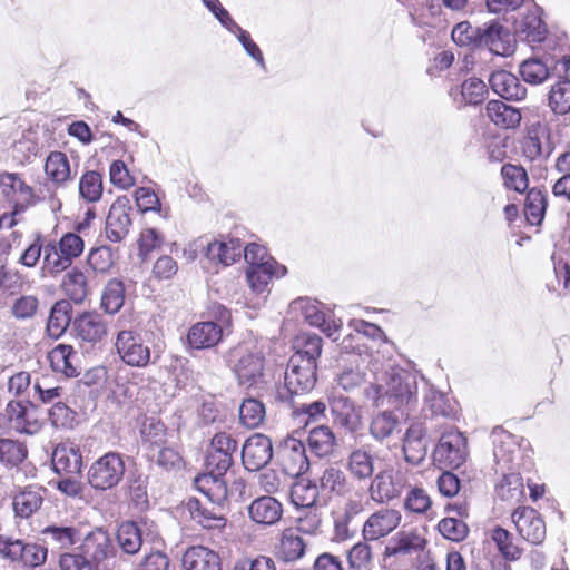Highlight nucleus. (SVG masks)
<instances>
[{
  "label": "nucleus",
  "mask_w": 570,
  "mask_h": 570,
  "mask_svg": "<svg viewBox=\"0 0 570 570\" xmlns=\"http://www.w3.org/2000/svg\"><path fill=\"white\" fill-rule=\"evenodd\" d=\"M321 520L316 515L299 518L296 528L284 529L274 548L275 558L285 563L301 560L305 556L306 542L301 533H315Z\"/></svg>",
  "instance_id": "obj_1"
},
{
  "label": "nucleus",
  "mask_w": 570,
  "mask_h": 570,
  "mask_svg": "<svg viewBox=\"0 0 570 570\" xmlns=\"http://www.w3.org/2000/svg\"><path fill=\"white\" fill-rule=\"evenodd\" d=\"M95 567V570H118V550L109 533L102 528H95L88 532L78 548Z\"/></svg>",
  "instance_id": "obj_2"
},
{
  "label": "nucleus",
  "mask_w": 570,
  "mask_h": 570,
  "mask_svg": "<svg viewBox=\"0 0 570 570\" xmlns=\"http://www.w3.org/2000/svg\"><path fill=\"white\" fill-rule=\"evenodd\" d=\"M317 363L292 355L284 374V387L277 394L282 401L289 402L293 395L312 391L316 384Z\"/></svg>",
  "instance_id": "obj_3"
},
{
  "label": "nucleus",
  "mask_w": 570,
  "mask_h": 570,
  "mask_svg": "<svg viewBox=\"0 0 570 570\" xmlns=\"http://www.w3.org/2000/svg\"><path fill=\"white\" fill-rule=\"evenodd\" d=\"M125 470L122 455L117 452H108L91 463L87 481L95 490H110L120 483Z\"/></svg>",
  "instance_id": "obj_4"
},
{
  "label": "nucleus",
  "mask_w": 570,
  "mask_h": 570,
  "mask_svg": "<svg viewBox=\"0 0 570 570\" xmlns=\"http://www.w3.org/2000/svg\"><path fill=\"white\" fill-rule=\"evenodd\" d=\"M468 458L466 438L456 430L444 432L433 452V460L440 469H458Z\"/></svg>",
  "instance_id": "obj_5"
},
{
  "label": "nucleus",
  "mask_w": 570,
  "mask_h": 570,
  "mask_svg": "<svg viewBox=\"0 0 570 570\" xmlns=\"http://www.w3.org/2000/svg\"><path fill=\"white\" fill-rule=\"evenodd\" d=\"M115 348L128 366L144 368L151 362V351L137 332L120 330L116 335Z\"/></svg>",
  "instance_id": "obj_6"
},
{
  "label": "nucleus",
  "mask_w": 570,
  "mask_h": 570,
  "mask_svg": "<svg viewBox=\"0 0 570 570\" xmlns=\"http://www.w3.org/2000/svg\"><path fill=\"white\" fill-rule=\"evenodd\" d=\"M230 354L234 358L233 370L239 385L252 387L263 382L265 360L261 352L237 347Z\"/></svg>",
  "instance_id": "obj_7"
},
{
  "label": "nucleus",
  "mask_w": 570,
  "mask_h": 570,
  "mask_svg": "<svg viewBox=\"0 0 570 570\" xmlns=\"http://www.w3.org/2000/svg\"><path fill=\"white\" fill-rule=\"evenodd\" d=\"M328 405L335 425L352 434L362 429V407L353 400L343 394L333 393L328 397Z\"/></svg>",
  "instance_id": "obj_8"
},
{
  "label": "nucleus",
  "mask_w": 570,
  "mask_h": 570,
  "mask_svg": "<svg viewBox=\"0 0 570 570\" xmlns=\"http://www.w3.org/2000/svg\"><path fill=\"white\" fill-rule=\"evenodd\" d=\"M10 426L18 433L36 434L41 429L39 410L30 402L10 401L4 410Z\"/></svg>",
  "instance_id": "obj_9"
},
{
  "label": "nucleus",
  "mask_w": 570,
  "mask_h": 570,
  "mask_svg": "<svg viewBox=\"0 0 570 570\" xmlns=\"http://www.w3.org/2000/svg\"><path fill=\"white\" fill-rule=\"evenodd\" d=\"M2 195L12 204L14 213H22L37 203L32 187L27 185L18 174H0Z\"/></svg>",
  "instance_id": "obj_10"
},
{
  "label": "nucleus",
  "mask_w": 570,
  "mask_h": 570,
  "mask_svg": "<svg viewBox=\"0 0 570 570\" xmlns=\"http://www.w3.org/2000/svg\"><path fill=\"white\" fill-rule=\"evenodd\" d=\"M520 537L532 544H540L546 538V523L537 510L530 507L517 508L512 515Z\"/></svg>",
  "instance_id": "obj_11"
},
{
  "label": "nucleus",
  "mask_w": 570,
  "mask_h": 570,
  "mask_svg": "<svg viewBox=\"0 0 570 570\" xmlns=\"http://www.w3.org/2000/svg\"><path fill=\"white\" fill-rule=\"evenodd\" d=\"M131 209L130 200L126 196L118 197L111 204L106 219V237L110 242L119 243L129 234Z\"/></svg>",
  "instance_id": "obj_12"
},
{
  "label": "nucleus",
  "mask_w": 570,
  "mask_h": 570,
  "mask_svg": "<svg viewBox=\"0 0 570 570\" xmlns=\"http://www.w3.org/2000/svg\"><path fill=\"white\" fill-rule=\"evenodd\" d=\"M273 456V444L269 438L255 433L249 436L242 449V461L246 470L258 471L264 468Z\"/></svg>",
  "instance_id": "obj_13"
},
{
  "label": "nucleus",
  "mask_w": 570,
  "mask_h": 570,
  "mask_svg": "<svg viewBox=\"0 0 570 570\" xmlns=\"http://www.w3.org/2000/svg\"><path fill=\"white\" fill-rule=\"evenodd\" d=\"M283 472L291 476L305 473L309 468L304 443L295 438H287L278 450Z\"/></svg>",
  "instance_id": "obj_14"
},
{
  "label": "nucleus",
  "mask_w": 570,
  "mask_h": 570,
  "mask_svg": "<svg viewBox=\"0 0 570 570\" xmlns=\"http://www.w3.org/2000/svg\"><path fill=\"white\" fill-rule=\"evenodd\" d=\"M72 330L79 341L95 346L107 336L108 324L100 314L85 312L75 318Z\"/></svg>",
  "instance_id": "obj_15"
},
{
  "label": "nucleus",
  "mask_w": 570,
  "mask_h": 570,
  "mask_svg": "<svg viewBox=\"0 0 570 570\" xmlns=\"http://www.w3.org/2000/svg\"><path fill=\"white\" fill-rule=\"evenodd\" d=\"M550 129L541 121L532 124L528 128L527 137L523 141V155L530 160L548 158L553 150Z\"/></svg>",
  "instance_id": "obj_16"
},
{
  "label": "nucleus",
  "mask_w": 570,
  "mask_h": 570,
  "mask_svg": "<svg viewBox=\"0 0 570 570\" xmlns=\"http://www.w3.org/2000/svg\"><path fill=\"white\" fill-rule=\"evenodd\" d=\"M402 517L397 510L381 509L372 513L365 521L362 533L366 541H376L390 534L401 523Z\"/></svg>",
  "instance_id": "obj_17"
},
{
  "label": "nucleus",
  "mask_w": 570,
  "mask_h": 570,
  "mask_svg": "<svg viewBox=\"0 0 570 570\" xmlns=\"http://www.w3.org/2000/svg\"><path fill=\"white\" fill-rule=\"evenodd\" d=\"M248 514L250 520L257 524L274 525L283 517V505L275 498L263 495L248 505Z\"/></svg>",
  "instance_id": "obj_18"
},
{
  "label": "nucleus",
  "mask_w": 570,
  "mask_h": 570,
  "mask_svg": "<svg viewBox=\"0 0 570 570\" xmlns=\"http://www.w3.org/2000/svg\"><path fill=\"white\" fill-rule=\"evenodd\" d=\"M286 274V267L279 265L276 261H268L258 266H248L246 276L250 289L256 294L268 292V284L275 277H282Z\"/></svg>",
  "instance_id": "obj_19"
},
{
  "label": "nucleus",
  "mask_w": 570,
  "mask_h": 570,
  "mask_svg": "<svg viewBox=\"0 0 570 570\" xmlns=\"http://www.w3.org/2000/svg\"><path fill=\"white\" fill-rule=\"evenodd\" d=\"M346 469L353 479L366 481L375 471V458L368 445L353 449L346 458Z\"/></svg>",
  "instance_id": "obj_20"
},
{
  "label": "nucleus",
  "mask_w": 570,
  "mask_h": 570,
  "mask_svg": "<svg viewBox=\"0 0 570 570\" xmlns=\"http://www.w3.org/2000/svg\"><path fill=\"white\" fill-rule=\"evenodd\" d=\"M489 83L498 96L507 100H522L527 96V88L513 73L505 70L492 72Z\"/></svg>",
  "instance_id": "obj_21"
},
{
  "label": "nucleus",
  "mask_w": 570,
  "mask_h": 570,
  "mask_svg": "<svg viewBox=\"0 0 570 570\" xmlns=\"http://www.w3.org/2000/svg\"><path fill=\"white\" fill-rule=\"evenodd\" d=\"M196 489L202 492L210 503L222 510L227 502V482L217 473H205L195 479Z\"/></svg>",
  "instance_id": "obj_22"
},
{
  "label": "nucleus",
  "mask_w": 570,
  "mask_h": 570,
  "mask_svg": "<svg viewBox=\"0 0 570 570\" xmlns=\"http://www.w3.org/2000/svg\"><path fill=\"white\" fill-rule=\"evenodd\" d=\"M48 358L52 370L61 373L67 377H76L80 374V363L78 353L71 345L59 344L53 347Z\"/></svg>",
  "instance_id": "obj_23"
},
{
  "label": "nucleus",
  "mask_w": 570,
  "mask_h": 570,
  "mask_svg": "<svg viewBox=\"0 0 570 570\" xmlns=\"http://www.w3.org/2000/svg\"><path fill=\"white\" fill-rule=\"evenodd\" d=\"M425 429L421 423L410 425L403 439L404 459L412 465H419L426 456Z\"/></svg>",
  "instance_id": "obj_24"
},
{
  "label": "nucleus",
  "mask_w": 570,
  "mask_h": 570,
  "mask_svg": "<svg viewBox=\"0 0 570 570\" xmlns=\"http://www.w3.org/2000/svg\"><path fill=\"white\" fill-rule=\"evenodd\" d=\"M55 472L78 474L81 471L82 455L79 448L72 444H58L51 458Z\"/></svg>",
  "instance_id": "obj_25"
},
{
  "label": "nucleus",
  "mask_w": 570,
  "mask_h": 570,
  "mask_svg": "<svg viewBox=\"0 0 570 570\" xmlns=\"http://www.w3.org/2000/svg\"><path fill=\"white\" fill-rule=\"evenodd\" d=\"M185 570H220V558L212 549L204 546H193L183 556Z\"/></svg>",
  "instance_id": "obj_26"
},
{
  "label": "nucleus",
  "mask_w": 570,
  "mask_h": 570,
  "mask_svg": "<svg viewBox=\"0 0 570 570\" xmlns=\"http://www.w3.org/2000/svg\"><path fill=\"white\" fill-rule=\"evenodd\" d=\"M400 432L401 421L394 412L384 410L372 415L368 424V433L375 441L382 443Z\"/></svg>",
  "instance_id": "obj_27"
},
{
  "label": "nucleus",
  "mask_w": 570,
  "mask_h": 570,
  "mask_svg": "<svg viewBox=\"0 0 570 570\" xmlns=\"http://www.w3.org/2000/svg\"><path fill=\"white\" fill-rule=\"evenodd\" d=\"M45 491L40 485L20 488L12 499L14 513L20 518L32 515L42 505Z\"/></svg>",
  "instance_id": "obj_28"
},
{
  "label": "nucleus",
  "mask_w": 570,
  "mask_h": 570,
  "mask_svg": "<svg viewBox=\"0 0 570 570\" xmlns=\"http://www.w3.org/2000/svg\"><path fill=\"white\" fill-rule=\"evenodd\" d=\"M425 539L414 531H401L391 538L385 547V554L411 556L424 549Z\"/></svg>",
  "instance_id": "obj_29"
},
{
  "label": "nucleus",
  "mask_w": 570,
  "mask_h": 570,
  "mask_svg": "<svg viewBox=\"0 0 570 570\" xmlns=\"http://www.w3.org/2000/svg\"><path fill=\"white\" fill-rule=\"evenodd\" d=\"M487 117L502 129H514L519 127L522 116L518 108L509 106L500 100H491L485 107Z\"/></svg>",
  "instance_id": "obj_30"
},
{
  "label": "nucleus",
  "mask_w": 570,
  "mask_h": 570,
  "mask_svg": "<svg viewBox=\"0 0 570 570\" xmlns=\"http://www.w3.org/2000/svg\"><path fill=\"white\" fill-rule=\"evenodd\" d=\"M147 522L138 524L137 522L127 521L119 525L117 531V540L119 547L125 553L135 554L137 553L145 540L149 534L145 533Z\"/></svg>",
  "instance_id": "obj_31"
},
{
  "label": "nucleus",
  "mask_w": 570,
  "mask_h": 570,
  "mask_svg": "<svg viewBox=\"0 0 570 570\" xmlns=\"http://www.w3.org/2000/svg\"><path fill=\"white\" fill-rule=\"evenodd\" d=\"M368 493L373 501L383 503L399 497L401 485L394 481L391 470H382L372 479Z\"/></svg>",
  "instance_id": "obj_32"
},
{
  "label": "nucleus",
  "mask_w": 570,
  "mask_h": 570,
  "mask_svg": "<svg viewBox=\"0 0 570 570\" xmlns=\"http://www.w3.org/2000/svg\"><path fill=\"white\" fill-rule=\"evenodd\" d=\"M223 330L214 322H200L188 332V343L194 348H210L222 340Z\"/></svg>",
  "instance_id": "obj_33"
},
{
  "label": "nucleus",
  "mask_w": 570,
  "mask_h": 570,
  "mask_svg": "<svg viewBox=\"0 0 570 570\" xmlns=\"http://www.w3.org/2000/svg\"><path fill=\"white\" fill-rule=\"evenodd\" d=\"M45 542L52 549H68L81 537L80 529L72 525H48L42 530Z\"/></svg>",
  "instance_id": "obj_34"
},
{
  "label": "nucleus",
  "mask_w": 570,
  "mask_h": 570,
  "mask_svg": "<svg viewBox=\"0 0 570 570\" xmlns=\"http://www.w3.org/2000/svg\"><path fill=\"white\" fill-rule=\"evenodd\" d=\"M61 289L73 303L81 304L89 294L88 281L78 267L69 269L62 277Z\"/></svg>",
  "instance_id": "obj_35"
},
{
  "label": "nucleus",
  "mask_w": 570,
  "mask_h": 570,
  "mask_svg": "<svg viewBox=\"0 0 570 570\" xmlns=\"http://www.w3.org/2000/svg\"><path fill=\"white\" fill-rule=\"evenodd\" d=\"M243 254V244L239 239H228L227 242L214 240L207 244L206 256L210 261H217L224 266L232 265Z\"/></svg>",
  "instance_id": "obj_36"
},
{
  "label": "nucleus",
  "mask_w": 570,
  "mask_h": 570,
  "mask_svg": "<svg viewBox=\"0 0 570 570\" xmlns=\"http://www.w3.org/2000/svg\"><path fill=\"white\" fill-rule=\"evenodd\" d=\"M416 391L415 377L406 372H401L392 375L386 393L400 404H411L415 401Z\"/></svg>",
  "instance_id": "obj_37"
},
{
  "label": "nucleus",
  "mask_w": 570,
  "mask_h": 570,
  "mask_svg": "<svg viewBox=\"0 0 570 570\" xmlns=\"http://www.w3.org/2000/svg\"><path fill=\"white\" fill-rule=\"evenodd\" d=\"M187 510L190 518L205 529L220 530L226 525V519L222 512L207 509L197 499L188 500Z\"/></svg>",
  "instance_id": "obj_38"
},
{
  "label": "nucleus",
  "mask_w": 570,
  "mask_h": 570,
  "mask_svg": "<svg viewBox=\"0 0 570 570\" xmlns=\"http://www.w3.org/2000/svg\"><path fill=\"white\" fill-rule=\"evenodd\" d=\"M307 442L312 453L318 458H324L334 452L336 438L330 426L320 425L309 431Z\"/></svg>",
  "instance_id": "obj_39"
},
{
  "label": "nucleus",
  "mask_w": 570,
  "mask_h": 570,
  "mask_svg": "<svg viewBox=\"0 0 570 570\" xmlns=\"http://www.w3.org/2000/svg\"><path fill=\"white\" fill-rule=\"evenodd\" d=\"M554 169L560 177L553 181L551 193L556 198L570 203V151H564L556 158Z\"/></svg>",
  "instance_id": "obj_40"
},
{
  "label": "nucleus",
  "mask_w": 570,
  "mask_h": 570,
  "mask_svg": "<svg viewBox=\"0 0 570 570\" xmlns=\"http://www.w3.org/2000/svg\"><path fill=\"white\" fill-rule=\"evenodd\" d=\"M71 306L62 299L53 304L47 322V333L52 338H59L65 334L71 322Z\"/></svg>",
  "instance_id": "obj_41"
},
{
  "label": "nucleus",
  "mask_w": 570,
  "mask_h": 570,
  "mask_svg": "<svg viewBox=\"0 0 570 570\" xmlns=\"http://www.w3.org/2000/svg\"><path fill=\"white\" fill-rule=\"evenodd\" d=\"M71 261L59 250L56 242H49L43 247L42 272L57 276L71 266Z\"/></svg>",
  "instance_id": "obj_42"
},
{
  "label": "nucleus",
  "mask_w": 570,
  "mask_h": 570,
  "mask_svg": "<svg viewBox=\"0 0 570 570\" xmlns=\"http://www.w3.org/2000/svg\"><path fill=\"white\" fill-rule=\"evenodd\" d=\"M320 484L323 490L336 495H345L350 492L352 487L344 471L333 465L327 466L323 471L320 478Z\"/></svg>",
  "instance_id": "obj_43"
},
{
  "label": "nucleus",
  "mask_w": 570,
  "mask_h": 570,
  "mask_svg": "<svg viewBox=\"0 0 570 570\" xmlns=\"http://www.w3.org/2000/svg\"><path fill=\"white\" fill-rule=\"evenodd\" d=\"M497 495L502 501L519 502L524 497L523 480L519 473L505 474L495 489Z\"/></svg>",
  "instance_id": "obj_44"
},
{
  "label": "nucleus",
  "mask_w": 570,
  "mask_h": 570,
  "mask_svg": "<svg viewBox=\"0 0 570 570\" xmlns=\"http://www.w3.org/2000/svg\"><path fill=\"white\" fill-rule=\"evenodd\" d=\"M548 106L556 115L570 112V80H560L550 88Z\"/></svg>",
  "instance_id": "obj_45"
},
{
  "label": "nucleus",
  "mask_w": 570,
  "mask_h": 570,
  "mask_svg": "<svg viewBox=\"0 0 570 570\" xmlns=\"http://www.w3.org/2000/svg\"><path fill=\"white\" fill-rule=\"evenodd\" d=\"M125 302V286L119 279H110L104 288L101 308L108 314L117 313Z\"/></svg>",
  "instance_id": "obj_46"
},
{
  "label": "nucleus",
  "mask_w": 570,
  "mask_h": 570,
  "mask_svg": "<svg viewBox=\"0 0 570 570\" xmlns=\"http://www.w3.org/2000/svg\"><path fill=\"white\" fill-rule=\"evenodd\" d=\"M45 171L57 184L67 181L70 178V165L66 154L61 151L51 153L47 157Z\"/></svg>",
  "instance_id": "obj_47"
},
{
  "label": "nucleus",
  "mask_w": 570,
  "mask_h": 570,
  "mask_svg": "<svg viewBox=\"0 0 570 570\" xmlns=\"http://www.w3.org/2000/svg\"><path fill=\"white\" fill-rule=\"evenodd\" d=\"M317 498V485L308 480H299L291 489V501L296 507L311 508L316 503Z\"/></svg>",
  "instance_id": "obj_48"
},
{
  "label": "nucleus",
  "mask_w": 570,
  "mask_h": 570,
  "mask_svg": "<svg viewBox=\"0 0 570 570\" xmlns=\"http://www.w3.org/2000/svg\"><path fill=\"white\" fill-rule=\"evenodd\" d=\"M518 31L529 43L541 42L547 35V28L537 13L525 14L518 24Z\"/></svg>",
  "instance_id": "obj_49"
},
{
  "label": "nucleus",
  "mask_w": 570,
  "mask_h": 570,
  "mask_svg": "<svg viewBox=\"0 0 570 570\" xmlns=\"http://www.w3.org/2000/svg\"><path fill=\"white\" fill-rule=\"evenodd\" d=\"M547 199L540 189H530L525 197L524 214L531 225H539L544 216Z\"/></svg>",
  "instance_id": "obj_50"
},
{
  "label": "nucleus",
  "mask_w": 570,
  "mask_h": 570,
  "mask_svg": "<svg viewBox=\"0 0 570 570\" xmlns=\"http://www.w3.org/2000/svg\"><path fill=\"white\" fill-rule=\"evenodd\" d=\"M28 454L26 445L11 439H0V463L13 468L19 465Z\"/></svg>",
  "instance_id": "obj_51"
},
{
  "label": "nucleus",
  "mask_w": 570,
  "mask_h": 570,
  "mask_svg": "<svg viewBox=\"0 0 570 570\" xmlns=\"http://www.w3.org/2000/svg\"><path fill=\"white\" fill-rule=\"evenodd\" d=\"M102 176L95 170L85 173L79 181L80 196L88 203H96L102 196Z\"/></svg>",
  "instance_id": "obj_52"
},
{
  "label": "nucleus",
  "mask_w": 570,
  "mask_h": 570,
  "mask_svg": "<svg viewBox=\"0 0 570 570\" xmlns=\"http://www.w3.org/2000/svg\"><path fill=\"white\" fill-rule=\"evenodd\" d=\"M265 419V406L255 399L244 400L239 406V420L248 429H256Z\"/></svg>",
  "instance_id": "obj_53"
},
{
  "label": "nucleus",
  "mask_w": 570,
  "mask_h": 570,
  "mask_svg": "<svg viewBox=\"0 0 570 570\" xmlns=\"http://www.w3.org/2000/svg\"><path fill=\"white\" fill-rule=\"evenodd\" d=\"M522 79L530 85H541L550 76V69L540 59L524 60L519 68Z\"/></svg>",
  "instance_id": "obj_54"
},
{
  "label": "nucleus",
  "mask_w": 570,
  "mask_h": 570,
  "mask_svg": "<svg viewBox=\"0 0 570 570\" xmlns=\"http://www.w3.org/2000/svg\"><path fill=\"white\" fill-rule=\"evenodd\" d=\"M501 175L504 180V186L518 193H523L528 188V174L521 166L505 164L501 168Z\"/></svg>",
  "instance_id": "obj_55"
},
{
  "label": "nucleus",
  "mask_w": 570,
  "mask_h": 570,
  "mask_svg": "<svg viewBox=\"0 0 570 570\" xmlns=\"http://www.w3.org/2000/svg\"><path fill=\"white\" fill-rule=\"evenodd\" d=\"M296 352L293 355H301L304 360L314 361L322 353V338L317 335L303 334L296 338Z\"/></svg>",
  "instance_id": "obj_56"
},
{
  "label": "nucleus",
  "mask_w": 570,
  "mask_h": 570,
  "mask_svg": "<svg viewBox=\"0 0 570 570\" xmlns=\"http://www.w3.org/2000/svg\"><path fill=\"white\" fill-rule=\"evenodd\" d=\"M491 538L497 544L501 554L508 560H518L521 557V550L512 543L511 534L503 528L497 527L492 530Z\"/></svg>",
  "instance_id": "obj_57"
},
{
  "label": "nucleus",
  "mask_w": 570,
  "mask_h": 570,
  "mask_svg": "<svg viewBox=\"0 0 570 570\" xmlns=\"http://www.w3.org/2000/svg\"><path fill=\"white\" fill-rule=\"evenodd\" d=\"M440 533L448 540L460 542L463 541L469 532V528L464 521L455 518H444L439 522Z\"/></svg>",
  "instance_id": "obj_58"
},
{
  "label": "nucleus",
  "mask_w": 570,
  "mask_h": 570,
  "mask_svg": "<svg viewBox=\"0 0 570 570\" xmlns=\"http://www.w3.org/2000/svg\"><path fill=\"white\" fill-rule=\"evenodd\" d=\"M461 94L466 104L478 105L484 101L488 90L479 78H469L462 83Z\"/></svg>",
  "instance_id": "obj_59"
},
{
  "label": "nucleus",
  "mask_w": 570,
  "mask_h": 570,
  "mask_svg": "<svg viewBox=\"0 0 570 570\" xmlns=\"http://www.w3.org/2000/svg\"><path fill=\"white\" fill-rule=\"evenodd\" d=\"M425 403L435 415L450 416L453 413L448 396L433 387H430L425 394Z\"/></svg>",
  "instance_id": "obj_60"
},
{
  "label": "nucleus",
  "mask_w": 570,
  "mask_h": 570,
  "mask_svg": "<svg viewBox=\"0 0 570 570\" xmlns=\"http://www.w3.org/2000/svg\"><path fill=\"white\" fill-rule=\"evenodd\" d=\"M87 263L98 273H107L114 265L112 253L108 247H98L90 250Z\"/></svg>",
  "instance_id": "obj_61"
},
{
  "label": "nucleus",
  "mask_w": 570,
  "mask_h": 570,
  "mask_svg": "<svg viewBox=\"0 0 570 570\" xmlns=\"http://www.w3.org/2000/svg\"><path fill=\"white\" fill-rule=\"evenodd\" d=\"M109 177L110 183L120 189H128L135 185V179L122 160H115L111 163Z\"/></svg>",
  "instance_id": "obj_62"
},
{
  "label": "nucleus",
  "mask_w": 570,
  "mask_h": 570,
  "mask_svg": "<svg viewBox=\"0 0 570 570\" xmlns=\"http://www.w3.org/2000/svg\"><path fill=\"white\" fill-rule=\"evenodd\" d=\"M57 246L59 250L72 262L82 254L85 243L79 235L67 233L60 238Z\"/></svg>",
  "instance_id": "obj_63"
},
{
  "label": "nucleus",
  "mask_w": 570,
  "mask_h": 570,
  "mask_svg": "<svg viewBox=\"0 0 570 570\" xmlns=\"http://www.w3.org/2000/svg\"><path fill=\"white\" fill-rule=\"evenodd\" d=\"M59 567L60 570H95L90 561L79 551L60 554Z\"/></svg>",
  "instance_id": "obj_64"
}]
</instances>
